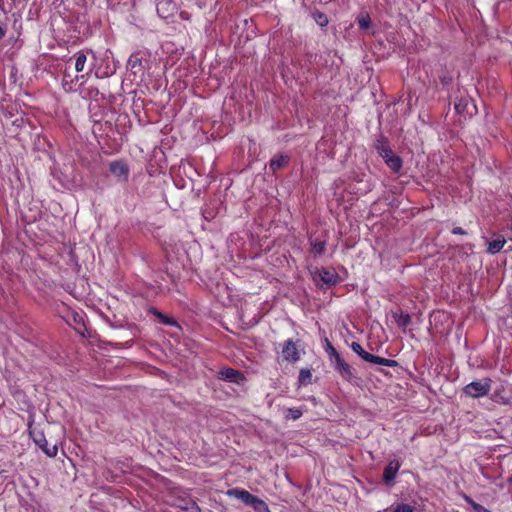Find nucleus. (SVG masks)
Listing matches in <instances>:
<instances>
[{
  "mask_svg": "<svg viewBox=\"0 0 512 512\" xmlns=\"http://www.w3.org/2000/svg\"><path fill=\"white\" fill-rule=\"evenodd\" d=\"M149 55L145 51H137L130 55L127 69L133 75V81H143L147 69H149Z\"/></svg>",
  "mask_w": 512,
  "mask_h": 512,
  "instance_id": "1",
  "label": "nucleus"
},
{
  "mask_svg": "<svg viewBox=\"0 0 512 512\" xmlns=\"http://www.w3.org/2000/svg\"><path fill=\"white\" fill-rule=\"evenodd\" d=\"M227 495L230 497H234L244 504L253 507L256 512H269L267 504L259 499L258 497L252 495L248 491L240 488L230 489L227 492Z\"/></svg>",
  "mask_w": 512,
  "mask_h": 512,
  "instance_id": "2",
  "label": "nucleus"
},
{
  "mask_svg": "<svg viewBox=\"0 0 512 512\" xmlns=\"http://www.w3.org/2000/svg\"><path fill=\"white\" fill-rule=\"evenodd\" d=\"M492 380L490 378H484L478 381H472L467 384L463 391L471 398H481L488 395L491 390Z\"/></svg>",
  "mask_w": 512,
  "mask_h": 512,
  "instance_id": "3",
  "label": "nucleus"
},
{
  "mask_svg": "<svg viewBox=\"0 0 512 512\" xmlns=\"http://www.w3.org/2000/svg\"><path fill=\"white\" fill-rule=\"evenodd\" d=\"M33 422V418L30 419L28 423L29 427V435L33 439L34 443L48 456V457H56L58 453L57 445L49 446L46 440V437L42 431L31 430V425Z\"/></svg>",
  "mask_w": 512,
  "mask_h": 512,
  "instance_id": "4",
  "label": "nucleus"
},
{
  "mask_svg": "<svg viewBox=\"0 0 512 512\" xmlns=\"http://www.w3.org/2000/svg\"><path fill=\"white\" fill-rule=\"evenodd\" d=\"M331 365L343 379L351 382L355 378L354 370L341 356L337 357Z\"/></svg>",
  "mask_w": 512,
  "mask_h": 512,
  "instance_id": "5",
  "label": "nucleus"
},
{
  "mask_svg": "<svg viewBox=\"0 0 512 512\" xmlns=\"http://www.w3.org/2000/svg\"><path fill=\"white\" fill-rule=\"evenodd\" d=\"M109 170L120 181H127L129 176V168L124 161H113L109 165Z\"/></svg>",
  "mask_w": 512,
  "mask_h": 512,
  "instance_id": "6",
  "label": "nucleus"
},
{
  "mask_svg": "<svg viewBox=\"0 0 512 512\" xmlns=\"http://www.w3.org/2000/svg\"><path fill=\"white\" fill-rule=\"evenodd\" d=\"M282 356L289 362H296L299 360L298 349L292 340L285 341L282 348Z\"/></svg>",
  "mask_w": 512,
  "mask_h": 512,
  "instance_id": "7",
  "label": "nucleus"
},
{
  "mask_svg": "<svg viewBox=\"0 0 512 512\" xmlns=\"http://www.w3.org/2000/svg\"><path fill=\"white\" fill-rule=\"evenodd\" d=\"M318 280L327 286L335 285L338 281V275L334 270L321 269L317 273Z\"/></svg>",
  "mask_w": 512,
  "mask_h": 512,
  "instance_id": "8",
  "label": "nucleus"
},
{
  "mask_svg": "<svg viewBox=\"0 0 512 512\" xmlns=\"http://www.w3.org/2000/svg\"><path fill=\"white\" fill-rule=\"evenodd\" d=\"M491 399L501 405H508L512 402L511 397L506 394V387L503 384L494 390Z\"/></svg>",
  "mask_w": 512,
  "mask_h": 512,
  "instance_id": "9",
  "label": "nucleus"
},
{
  "mask_svg": "<svg viewBox=\"0 0 512 512\" xmlns=\"http://www.w3.org/2000/svg\"><path fill=\"white\" fill-rule=\"evenodd\" d=\"M220 378L223 380H227L230 382H236L238 383L239 380L242 378V374L232 368H226L220 371Z\"/></svg>",
  "mask_w": 512,
  "mask_h": 512,
  "instance_id": "10",
  "label": "nucleus"
},
{
  "mask_svg": "<svg viewBox=\"0 0 512 512\" xmlns=\"http://www.w3.org/2000/svg\"><path fill=\"white\" fill-rule=\"evenodd\" d=\"M399 468H400V464L397 461L390 462L384 470V473H383L384 480L386 482L392 481L395 478Z\"/></svg>",
  "mask_w": 512,
  "mask_h": 512,
  "instance_id": "11",
  "label": "nucleus"
},
{
  "mask_svg": "<svg viewBox=\"0 0 512 512\" xmlns=\"http://www.w3.org/2000/svg\"><path fill=\"white\" fill-rule=\"evenodd\" d=\"M386 165L395 173H398L402 168V160L399 156L392 153L388 157L384 158Z\"/></svg>",
  "mask_w": 512,
  "mask_h": 512,
  "instance_id": "12",
  "label": "nucleus"
},
{
  "mask_svg": "<svg viewBox=\"0 0 512 512\" xmlns=\"http://www.w3.org/2000/svg\"><path fill=\"white\" fill-rule=\"evenodd\" d=\"M366 362H369V363H372V364H376V365L386 366V367H395V366H397V362L395 360L383 358V357H380V356H376V355H373L371 353H370L369 358H368V360Z\"/></svg>",
  "mask_w": 512,
  "mask_h": 512,
  "instance_id": "13",
  "label": "nucleus"
},
{
  "mask_svg": "<svg viewBox=\"0 0 512 512\" xmlns=\"http://www.w3.org/2000/svg\"><path fill=\"white\" fill-rule=\"evenodd\" d=\"M366 362H369V363H372V364H376V365L386 366V367H395V366H397V362L395 360L383 358V357H380V356H376V355H373L371 353H370L369 358H368V360Z\"/></svg>",
  "mask_w": 512,
  "mask_h": 512,
  "instance_id": "14",
  "label": "nucleus"
},
{
  "mask_svg": "<svg viewBox=\"0 0 512 512\" xmlns=\"http://www.w3.org/2000/svg\"><path fill=\"white\" fill-rule=\"evenodd\" d=\"M393 318L396 324L403 329H405L411 323L410 315L402 311L393 312Z\"/></svg>",
  "mask_w": 512,
  "mask_h": 512,
  "instance_id": "15",
  "label": "nucleus"
},
{
  "mask_svg": "<svg viewBox=\"0 0 512 512\" xmlns=\"http://www.w3.org/2000/svg\"><path fill=\"white\" fill-rule=\"evenodd\" d=\"M289 162V157L287 155H279L270 160L269 167L272 171H276L285 167Z\"/></svg>",
  "mask_w": 512,
  "mask_h": 512,
  "instance_id": "16",
  "label": "nucleus"
},
{
  "mask_svg": "<svg viewBox=\"0 0 512 512\" xmlns=\"http://www.w3.org/2000/svg\"><path fill=\"white\" fill-rule=\"evenodd\" d=\"M505 242L506 241L503 238H497V239H495L493 241H490L488 243L487 251L490 254H496V253H498L504 247Z\"/></svg>",
  "mask_w": 512,
  "mask_h": 512,
  "instance_id": "17",
  "label": "nucleus"
},
{
  "mask_svg": "<svg viewBox=\"0 0 512 512\" xmlns=\"http://www.w3.org/2000/svg\"><path fill=\"white\" fill-rule=\"evenodd\" d=\"M376 149L378 151V153L380 154V156L384 159L386 157H388L390 154L393 153V151L390 149L389 145L387 144V142L383 141V140H378L377 143H376Z\"/></svg>",
  "mask_w": 512,
  "mask_h": 512,
  "instance_id": "18",
  "label": "nucleus"
},
{
  "mask_svg": "<svg viewBox=\"0 0 512 512\" xmlns=\"http://www.w3.org/2000/svg\"><path fill=\"white\" fill-rule=\"evenodd\" d=\"M75 70L77 72H82L84 70V67H85V64H86V61H87V57L86 55L83 53V52H78L75 54Z\"/></svg>",
  "mask_w": 512,
  "mask_h": 512,
  "instance_id": "19",
  "label": "nucleus"
},
{
  "mask_svg": "<svg viewBox=\"0 0 512 512\" xmlns=\"http://www.w3.org/2000/svg\"><path fill=\"white\" fill-rule=\"evenodd\" d=\"M325 344V351L328 355L330 362L332 363L337 359V357H340L341 355L337 352V350L334 348V346L328 339L325 340Z\"/></svg>",
  "mask_w": 512,
  "mask_h": 512,
  "instance_id": "20",
  "label": "nucleus"
},
{
  "mask_svg": "<svg viewBox=\"0 0 512 512\" xmlns=\"http://www.w3.org/2000/svg\"><path fill=\"white\" fill-rule=\"evenodd\" d=\"M351 349L364 361L368 360L370 353L365 351L358 342H352Z\"/></svg>",
  "mask_w": 512,
  "mask_h": 512,
  "instance_id": "21",
  "label": "nucleus"
},
{
  "mask_svg": "<svg viewBox=\"0 0 512 512\" xmlns=\"http://www.w3.org/2000/svg\"><path fill=\"white\" fill-rule=\"evenodd\" d=\"M383 512H414V508L408 504H397L391 509H385Z\"/></svg>",
  "mask_w": 512,
  "mask_h": 512,
  "instance_id": "22",
  "label": "nucleus"
},
{
  "mask_svg": "<svg viewBox=\"0 0 512 512\" xmlns=\"http://www.w3.org/2000/svg\"><path fill=\"white\" fill-rule=\"evenodd\" d=\"M313 19L320 27H325L328 25V17L321 12H315L313 13Z\"/></svg>",
  "mask_w": 512,
  "mask_h": 512,
  "instance_id": "23",
  "label": "nucleus"
},
{
  "mask_svg": "<svg viewBox=\"0 0 512 512\" xmlns=\"http://www.w3.org/2000/svg\"><path fill=\"white\" fill-rule=\"evenodd\" d=\"M153 314L156 315L159 320L161 321V323L165 324V325H170V326H175L176 325V321L166 315H164L163 313L157 311V310H153Z\"/></svg>",
  "mask_w": 512,
  "mask_h": 512,
  "instance_id": "24",
  "label": "nucleus"
},
{
  "mask_svg": "<svg viewBox=\"0 0 512 512\" xmlns=\"http://www.w3.org/2000/svg\"><path fill=\"white\" fill-rule=\"evenodd\" d=\"M302 416V411L298 408H288L285 411V418L297 420Z\"/></svg>",
  "mask_w": 512,
  "mask_h": 512,
  "instance_id": "25",
  "label": "nucleus"
},
{
  "mask_svg": "<svg viewBox=\"0 0 512 512\" xmlns=\"http://www.w3.org/2000/svg\"><path fill=\"white\" fill-rule=\"evenodd\" d=\"M357 22L361 29H368L371 25L370 17L368 14L359 16Z\"/></svg>",
  "mask_w": 512,
  "mask_h": 512,
  "instance_id": "26",
  "label": "nucleus"
},
{
  "mask_svg": "<svg viewBox=\"0 0 512 512\" xmlns=\"http://www.w3.org/2000/svg\"><path fill=\"white\" fill-rule=\"evenodd\" d=\"M312 378V374L307 369H302L299 373V382L303 385H306L310 383V380Z\"/></svg>",
  "mask_w": 512,
  "mask_h": 512,
  "instance_id": "27",
  "label": "nucleus"
},
{
  "mask_svg": "<svg viewBox=\"0 0 512 512\" xmlns=\"http://www.w3.org/2000/svg\"><path fill=\"white\" fill-rule=\"evenodd\" d=\"M312 249L316 254H322L325 250V242L324 241H318L315 240L311 243Z\"/></svg>",
  "mask_w": 512,
  "mask_h": 512,
  "instance_id": "28",
  "label": "nucleus"
},
{
  "mask_svg": "<svg viewBox=\"0 0 512 512\" xmlns=\"http://www.w3.org/2000/svg\"><path fill=\"white\" fill-rule=\"evenodd\" d=\"M474 512H491L489 509L485 508L484 506L480 504H474L473 505Z\"/></svg>",
  "mask_w": 512,
  "mask_h": 512,
  "instance_id": "29",
  "label": "nucleus"
},
{
  "mask_svg": "<svg viewBox=\"0 0 512 512\" xmlns=\"http://www.w3.org/2000/svg\"><path fill=\"white\" fill-rule=\"evenodd\" d=\"M6 34V23L0 19V40L4 38Z\"/></svg>",
  "mask_w": 512,
  "mask_h": 512,
  "instance_id": "30",
  "label": "nucleus"
},
{
  "mask_svg": "<svg viewBox=\"0 0 512 512\" xmlns=\"http://www.w3.org/2000/svg\"><path fill=\"white\" fill-rule=\"evenodd\" d=\"M185 510H188L190 512H199L200 508L196 503H191L189 506L184 508Z\"/></svg>",
  "mask_w": 512,
  "mask_h": 512,
  "instance_id": "31",
  "label": "nucleus"
},
{
  "mask_svg": "<svg viewBox=\"0 0 512 512\" xmlns=\"http://www.w3.org/2000/svg\"><path fill=\"white\" fill-rule=\"evenodd\" d=\"M462 498L473 508L474 504H477L470 496L463 494Z\"/></svg>",
  "mask_w": 512,
  "mask_h": 512,
  "instance_id": "32",
  "label": "nucleus"
},
{
  "mask_svg": "<svg viewBox=\"0 0 512 512\" xmlns=\"http://www.w3.org/2000/svg\"><path fill=\"white\" fill-rule=\"evenodd\" d=\"M452 233L455 234V235H464V234H466V232L461 227H455L452 230Z\"/></svg>",
  "mask_w": 512,
  "mask_h": 512,
  "instance_id": "33",
  "label": "nucleus"
},
{
  "mask_svg": "<svg viewBox=\"0 0 512 512\" xmlns=\"http://www.w3.org/2000/svg\"><path fill=\"white\" fill-rule=\"evenodd\" d=\"M460 108H461V103H456V104H455V109H456V110H459Z\"/></svg>",
  "mask_w": 512,
  "mask_h": 512,
  "instance_id": "34",
  "label": "nucleus"
},
{
  "mask_svg": "<svg viewBox=\"0 0 512 512\" xmlns=\"http://www.w3.org/2000/svg\"><path fill=\"white\" fill-rule=\"evenodd\" d=\"M83 78H84V75L76 76V77H75V80H77V81H78L79 79H83Z\"/></svg>",
  "mask_w": 512,
  "mask_h": 512,
  "instance_id": "35",
  "label": "nucleus"
},
{
  "mask_svg": "<svg viewBox=\"0 0 512 512\" xmlns=\"http://www.w3.org/2000/svg\"><path fill=\"white\" fill-rule=\"evenodd\" d=\"M507 482L512 484V476L508 478Z\"/></svg>",
  "mask_w": 512,
  "mask_h": 512,
  "instance_id": "36",
  "label": "nucleus"
}]
</instances>
